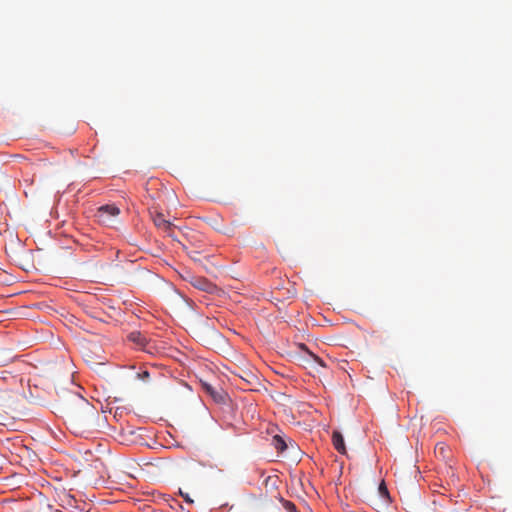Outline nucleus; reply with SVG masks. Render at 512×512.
Instances as JSON below:
<instances>
[{
    "instance_id": "39448f33",
    "label": "nucleus",
    "mask_w": 512,
    "mask_h": 512,
    "mask_svg": "<svg viewBox=\"0 0 512 512\" xmlns=\"http://www.w3.org/2000/svg\"><path fill=\"white\" fill-rule=\"evenodd\" d=\"M129 340L144 348L147 345L146 337L139 331L131 332L128 336Z\"/></svg>"
},
{
    "instance_id": "9b49d317",
    "label": "nucleus",
    "mask_w": 512,
    "mask_h": 512,
    "mask_svg": "<svg viewBox=\"0 0 512 512\" xmlns=\"http://www.w3.org/2000/svg\"><path fill=\"white\" fill-rule=\"evenodd\" d=\"M179 494L184 498V500L187 502V503H193V500L190 498L189 494L187 493H184L181 489L179 490Z\"/></svg>"
},
{
    "instance_id": "ddd939ff",
    "label": "nucleus",
    "mask_w": 512,
    "mask_h": 512,
    "mask_svg": "<svg viewBox=\"0 0 512 512\" xmlns=\"http://www.w3.org/2000/svg\"><path fill=\"white\" fill-rule=\"evenodd\" d=\"M312 356H313V358L315 359V361H316L317 363H319V364H320V365H322V366L324 365L323 361H322L319 357H317V356H315V355H312Z\"/></svg>"
},
{
    "instance_id": "6e6552de",
    "label": "nucleus",
    "mask_w": 512,
    "mask_h": 512,
    "mask_svg": "<svg viewBox=\"0 0 512 512\" xmlns=\"http://www.w3.org/2000/svg\"><path fill=\"white\" fill-rule=\"evenodd\" d=\"M202 386L205 389V391L209 393L215 400H221L222 396L218 394L210 384L203 383Z\"/></svg>"
},
{
    "instance_id": "0eeeda50",
    "label": "nucleus",
    "mask_w": 512,
    "mask_h": 512,
    "mask_svg": "<svg viewBox=\"0 0 512 512\" xmlns=\"http://www.w3.org/2000/svg\"><path fill=\"white\" fill-rule=\"evenodd\" d=\"M378 492L380 494V496L385 499L386 502H389L390 501V495H389V492H388V489L386 487V484L384 481H382L380 484H379V487H378Z\"/></svg>"
},
{
    "instance_id": "f257e3e1",
    "label": "nucleus",
    "mask_w": 512,
    "mask_h": 512,
    "mask_svg": "<svg viewBox=\"0 0 512 512\" xmlns=\"http://www.w3.org/2000/svg\"><path fill=\"white\" fill-rule=\"evenodd\" d=\"M71 407L66 410L67 417L70 421H84L87 416H97V411L82 396L77 394L70 395Z\"/></svg>"
},
{
    "instance_id": "20e7f679",
    "label": "nucleus",
    "mask_w": 512,
    "mask_h": 512,
    "mask_svg": "<svg viewBox=\"0 0 512 512\" xmlns=\"http://www.w3.org/2000/svg\"><path fill=\"white\" fill-rule=\"evenodd\" d=\"M332 442H333L334 448L339 453H341V454H345L346 453V447H345V444H344V439H343V436H342V434L340 432L333 431Z\"/></svg>"
},
{
    "instance_id": "423d86ee",
    "label": "nucleus",
    "mask_w": 512,
    "mask_h": 512,
    "mask_svg": "<svg viewBox=\"0 0 512 512\" xmlns=\"http://www.w3.org/2000/svg\"><path fill=\"white\" fill-rule=\"evenodd\" d=\"M272 443L274 445V447L278 450V451H284L286 448H287V444L286 442L284 441V439L279 436V435H275L273 437V440H272Z\"/></svg>"
},
{
    "instance_id": "9d476101",
    "label": "nucleus",
    "mask_w": 512,
    "mask_h": 512,
    "mask_svg": "<svg viewBox=\"0 0 512 512\" xmlns=\"http://www.w3.org/2000/svg\"><path fill=\"white\" fill-rule=\"evenodd\" d=\"M137 376L141 380H147L150 376V373L147 370H145L143 372L138 373Z\"/></svg>"
},
{
    "instance_id": "7ed1b4c3",
    "label": "nucleus",
    "mask_w": 512,
    "mask_h": 512,
    "mask_svg": "<svg viewBox=\"0 0 512 512\" xmlns=\"http://www.w3.org/2000/svg\"><path fill=\"white\" fill-rule=\"evenodd\" d=\"M153 222L156 227L163 230L164 232L169 233L172 230V223L166 220L162 213H155L152 216Z\"/></svg>"
},
{
    "instance_id": "f03ea898",
    "label": "nucleus",
    "mask_w": 512,
    "mask_h": 512,
    "mask_svg": "<svg viewBox=\"0 0 512 512\" xmlns=\"http://www.w3.org/2000/svg\"><path fill=\"white\" fill-rule=\"evenodd\" d=\"M119 213L120 210L117 206L113 204H107L98 208L97 217L100 222L104 224H109L111 222V219L113 217L118 216Z\"/></svg>"
},
{
    "instance_id": "1a4fd4ad",
    "label": "nucleus",
    "mask_w": 512,
    "mask_h": 512,
    "mask_svg": "<svg viewBox=\"0 0 512 512\" xmlns=\"http://www.w3.org/2000/svg\"><path fill=\"white\" fill-rule=\"evenodd\" d=\"M284 507H285V509L288 512H295L296 511L295 505L292 502H290V501H286L285 504H284Z\"/></svg>"
},
{
    "instance_id": "f8f14e48",
    "label": "nucleus",
    "mask_w": 512,
    "mask_h": 512,
    "mask_svg": "<svg viewBox=\"0 0 512 512\" xmlns=\"http://www.w3.org/2000/svg\"><path fill=\"white\" fill-rule=\"evenodd\" d=\"M8 376H9L10 378H12V379H15V377H14V376H11L8 372H5V371H4V372H2V378H3L4 380H7Z\"/></svg>"
}]
</instances>
